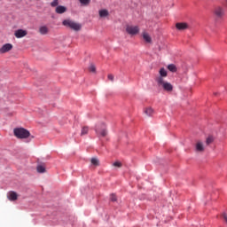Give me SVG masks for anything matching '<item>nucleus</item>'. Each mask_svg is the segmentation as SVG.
I'll return each mask as SVG.
<instances>
[{
  "instance_id": "nucleus-1",
  "label": "nucleus",
  "mask_w": 227,
  "mask_h": 227,
  "mask_svg": "<svg viewBox=\"0 0 227 227\" xmlns=\"http://www.w3.org/2000/svg\"><path fill=\"white\" fill-rule=\"evenodd\" d=\"M213 15L216 20H223L226 17V9L223 5H215L213 10Z\"/></svg>"
},
{
  "instance_id": "nucleus-2",
  "label": "nucleus",
  "mask_w": 227,
  "mask_h": 227,
  "mask_svg": "<svg viewBox=\"0 0 227 227\" xmlns=\"http://www.w3.org/2000/svg\"><path fill=\"white\" fill-rule=\"evenodd\" d=\"M157 85L164 90V91H167L168 93H171L173 91V85L169 83L168 82H166L164 78L162 77H157L156 78Z\"/></svg>"
},
{
  "instance_id": "nucleus-3",
  "label": "nucleus",
  "mask_w": 227,
  "mask_h": 227,
  "mask_svg": "<svg viewBox=\"0 0 227 227\" xmlns=\"http://www.w3.org/2000/svg\"><path fill=\"white\" fill-rule=\"evenodd\" d=\"M13 134L15 137H17L18 139H27V137L31 136V133H29V130L24 128H15L13 129Z\"/></svg>"
},
{
  "instance_id": "nucleus-4",
  "label": "nucleus",
  "mask_w": 227,
  "mask_h": 227,
  "mask_svg": "<svg viewBox=\"0 0 227 227\" xmlns=\"http://www.w3.org/2000/svg\"><path fill=\"white\" fill-rule=\"evenodd\" d=\"M62 24L66 27H70V29H73V31H81V28L82 27L80 23L73 21L72 20H65Z\"/></svg>"
},
{
  "instance_id": "nucleus-5",
  "label": "nucleus",
  "mask_w": 227,
  "mask_h": 227,
  "mask_svg": "<svg viewBox=\"0 0 227 227\" xmlns=\"http://www.w3.org/2000/svg\"><path fill=\"white\" fill-rule=\"evenodd\" d=\"M96 134L101 136V137H106L107 136V129H106V124L101 123L96 126Z\"/></svg>"
},
{
  "instance_id": "nucleus-6",
  "label": "nucleus",
  "mask_w": 227,
  "mask_h": 227,
  "mask_svg": "<svg viewBox=\"0 0 227 227\" xmlns=\"http://www.w3.org/2000/svg\"><path fill=\"white\" fill-rule=\"evenodd\" d=\"M126 32L128 35H137L139 33V27L137 26H127L126 27Z\"/></svg>"
},
{
  "instance_id": "nucleus-7",
  "label": "nucleus",
  "mask_w": 227,
  "mask_h": 227,
  "mask_svg": "<svg viewBox=\"0 0 227 227\" xmlns=\"http://www.w3.org/2000/svg\"><path fill=\"white\" fill-rule=\"evenodd\" d=\"M13 49V44L5 43L0 48V54H6V52H10Z\"/></svg>"
},
{
  "instance_id": "nucleus-8",
  "label": "nucleus",
  "mask_w": 227,
  "mask_h": 227,
  "mask_svg": "<svg viewBox=\"0 0 227 227\" xmlns=\"http://www.w3.org/2000/svg\"><path fill=\"white\" fill-rule=\"evenodd\" d=\"M14 36L17 38H24V36H27V30L18 29L14 32Z\"/></svg>"
},
{
  "instance_id": "nucleus-9",
  "label": "nucleus",
  "mask_w": 227,
  "mask_h": 227,
  "mask_svg": "<svg viewBox=\"0 0 227 227\" xmlns=\"http://www.w3.org/2000/svg\"><path fill=\"white\" fill-rule=\"evenodd\" d=\"M176 27L178 31H185V29H189V24L185 22H178L176 24Z\"/></svg>"
},
{
  "instance_id": "nucleus-10",
  "label": "nucleus",
  "mask_w": 227,
  "mask_h": 227,
  "mask_svg": "<svg viewBox=\"0 0 227 227\" xmlns=\"http://www.w3.org/2000/svg\"><path fill=\"white\" fill-rule=\"evenodd\" d=\"M195 152H199L200 153H202V152H205V146L203 145V142L197 141L195 145Z\"/></svg>"
},
{
  "instance_id": "nucleus-11",
  "label": "nucleus",
  "mask_w": 227,
  "mask_h": 227,
  "mask_svg": "<svg viewBox=\"0 0 227 227\" xmlns=\"http://www.w3.org/2000/svg\"><path fill=\"white\" fill-rule=\"evenodd\" d=\"M7 198L10 201H17L19 199V195L15 192H9L7 194Z\"/></svg>"
},
{
  "instance_id": "nucleus-12",
  "label": "nucleus",
  "mask_w": 227,
  "mask_h": 227,
  "mask_svg": "<svg viewBox=\"0 0 227 227\" xmlns=\"http://www.w3.org/2000/svg\"><path fill=\"white\" fill-rule=\"evenodd\" d=\"M98 13L101 19H106V17H109V11L107 9H101L98 11Z\"/></svg>"
},
{
  "instance_id": "nucleus-13",
  "label": "nucleus",
  "mask_w": 227,
  "mask_h": 227,
  "mask_svg": "<svg viewBox=\"0 0 227 227\" xmlns=\"http://www.w3.org/2000/svg\"><path fill=\"white\" fill-rule=\"evenodd\" d=\"M142 36L145 42H146V43H152V37L150 36L149 33L144 32L142 34Z\"/></svg>"
},
{
  "instance_id": "nucleus-14",
  "label": "nucleus",
  "mask_w": 227,
  "mask_h": 227,
  "mask_svg": "<svg viewBox=\"0 0 227 227\" xmlns=\"http://www.w3.org/2000/svg\"><path fill=\"white\" fill-rule=\"evenodd\" d=\"M55 12L56 13H59V14L65 13L67 12V7L63 5H59L56 7Z\"/></svg>"
},
{
  "instance_id": "nucleus-15",
  "label": "nucleus",
  "mask_w": 227,
  "mask_h": 227,
  "mask_svg": "<svg viewBox=\"0 0 227 227\" xmlns=\"http://www.w3.org/2000/svg\"><path fill=\"white\" fill-rule=\"evenodd\" d=\"M145 114L146 116H153V107H146L144 110Z\"/></svg>"
},
{
  "instance_id": "nucleus-16",
  "label": "nucleus",
  "mask_w": 227,
  "mask_h": 227,
  "mask_svg": "<svg viewBox=\"0 0 227 227\" xmlns=\"http://www.w3.org/2000/svg\"><path fill=\"white\" fill-rule=\"evenodd\" d=\"M39 33L40 35H48L49 33V27L43 26L39 27Z\"/></svg>"
},
{
  "instance_id": "nucleus-17",
  "label": "nucleus",
  "mask_w": 227,
  "mask_h": 227,
  "mask_svg": "<svg viewBox=\"0 0 227 227\" xmlns=\"http://www.w3.org/2000/svg\"><path fill=\"white\" fill-rule=\"evenodd\" d=\"M159 74H160V76H158V77H161V79H164V77H168V71H166V69L164 67H161L160 69Z\"/></svg>"
},
{
  "instance_id": "nucleus-18",
  "label": "nucleus",
  "mask_w": 227,
  "mask_h": 227,
  "mask_svg": "<svg viewBox=\"0 0 227 227\" xmlns=\"http://www.w3.org/2000/svg\"><path fill=\"white\" fill-rule=\"evenodd\" d=\"M168 70H169V72H176L177 68L176 66H175V64H169L168 66Z\"/></svg>"
},
{
  "instance_id": "nucleus-19",
  "label": "nucleus",
  "mask_w": 227,
  "mask_h": 227,
  "mask_svg": "<svg viewBox=\"0 0 227 227\" xmlns=\"http://www.w3.org/2000/svg\"><path fill=\"white\" fill-rule=\"evenodd\" d=\"M36 169L38 173H45L46 171L45 167L43 165H38Z\"/></svg>"
},
{
  "instance_id": "nucleus-20",
  "label": "nucleus",
  "mask_w": 227,
  "mask_h": 227,
  "mask_svg": "<svg viewBox=\"0 0 227 227\" xmlns=\"http://www.w3.org/2000/svg\"><path fill=\"white\" fill-rule=\"evenodd\" d=\"M89 130H90V129L88 127H86V126L83 127L81 131V136H86V134H88Z\"/></svg>"
},
{
  "instance_id": "nucleus-21",
  "label": "nucleus",
  "mask_w": 227,
  "mask_h": 227,
  "mask_svg": "<svg viewBox=\"0 0 227 227\" xmlns=\"http://www.w3.org/2000/svg\"><path fill=\"white\" fill-rule=\"evenodd\" d=\"M90 162H91V164H92L93 166H98V165H99L98 159H97V158H92V159L90 160Z\"/></svg>"
},
{
  "instance_id": "nucleus-22",
  "label": "nucleus",
  "mask_w": 227,
  "mask_h": 227,
  "mask_svg": "<svg viewBox=\"0 0 227 227\" xmlns=\"http://www.w3.org/2000/svg\"><path fill=\"white\" fill-rule=\"evenodd\" d=\"M212 143H214V137L209 136L207 140H206V144L207 145H212Z\"/></svg>"
},
{
  "instance_id": "nucleus-23",
  "label": "nucleus",
  "mask_w": 227,
  "mask_h": 227,
  "mask_svg": "<svg viewBox=\"0 0 227 227\" xmlns=\"http://www.w3.org/2000/svg\"><path fill=\"white\" fill-rule=\"evenodd\" d=\"M90 72H92L93 74H95V72H97V67H95V65H90L89 67Z\"/></svg>"
},
{
  "instance_id": "nucleus-24",
  "label": "nucleus",
  "mask_w": 227,
  "mask_h": 227,
  "mask_svg": "<svg viewBox=\"0 0 227 227\" xmlns=\"http://www.w3.org/2000/svg\"><path fill=\"white\" fill-rule=\"evenodd\" d=\"M81 4H84L85 6H88V4L90 3L91 0H79Z\"/></svg>"
},
{
  "instance_id": "nucleus-25",
  "label": "nucleus",
  "mask_w": 227,
  "mask_h": 227,
  "mask_svg": "<svg viewBox=\"0 0 227 227\" xmlns=\"http://www.w3.org/2000/svg\"><path fill=\"white\" fill-rule=\"evenodd\" d=\"M58 4H59V2L58 0H53L51 3V6H52L53 8L56 7V6H59Z\"/></svg>"
},
{
  "instance_id": "nucleus-26",
  "label": "nucleus",
  "mask_w": 227,
  "mask_h": 227,
  "mask_svg": "<svg viewBox=\"0 0 227 227\" xmlns=\"http://www.w3.org/2000/svg\"><path fill=\"white\" fill-rule=\"evenodd\" d=\"M113 166H114V168H121V162H120V161H115V162H114Z\"/></svg>"
},
{
  "instance_id": "nucleus-27",
  "label": "nucleus",
  "mask_w": 227,
  "mask_h": 227,
  "mask_svg": "<svg viewBox=\"0 0 227 227\" xmlns=\"http://www.w3.org/2000/svg\"><path fill=\"white\" fill-rule=\"evenodd\" d=\"M110 200H111V201H116V200H117L116 195L112 194V195L110 196Z\"/></svg>"
},
{
  "instance_id": "nucleus-28",
  "label": "nucleus",
  "mask_w": 227,
  "mask_h": 227,
  "mask_svg": "<svg viewBox=\"0 0 227 227\" xmlns=\"http://www.w3.org/2000/svg\"><path fill=\"white\" fill-rule=\"evenodd\" d=\"M108 79H109V81H114V75H113V74H108Z\"/></svg>"
}]
</instances>
